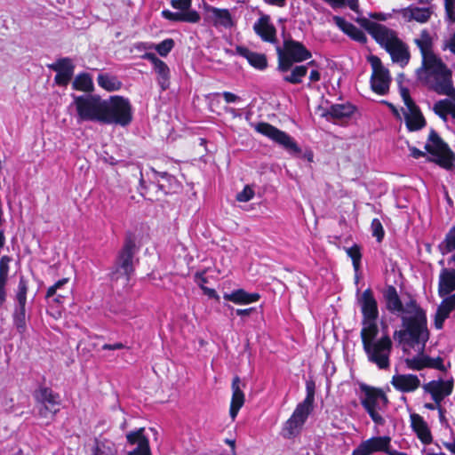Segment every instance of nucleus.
Masks as SVG:
<instances>
[{
    "label": "nucleus",
    "mask_w": 455,
    "mask_h": 455,
    "mask_svg": "<svg viewBox=\"0 0 455 455\" xmlns=\"http://www.w3.org/2000/svg\"><path fill=\"white\" fill-rule=\"evenodd\" d=\"M399 13L407 22L415 20L419 23H426L429 20L432 15V11L430 8H420L411 5L399 10Z\"/></svg>",
    "instance_id": "412c9836"
},
{
    "label": "nucleus",
    "mask_w": 455,
    "mask_h": 455,
    "mask_svg": "<svg viewBox=\"0 0 455 455\" xmlns=\"http://www.w3.org/2000/svg\"><path fill=\"white\" fill-rule=\"evenodd\" d=\"M102 124L128 125L132 120V105L122 96H110L103 100Z\"/></svg>",
    "instance_id": "39448f33"
},
{
    "label": "nucleus",
    "mask_w": 455,
    "mask_h": 455,
    "mask_svg": "<svg viewBox=\"0 0 455 455\" xmlns=\"http://www.w3.org/2000/svg\"><path fill=\"white\" fill-rule=\"evenodd\" d=\"M314 403H307L306 400L299 403L293 411L292 415L299 419L300 422H306L308 415L313 410Z\"/></svg>",
    "instance_id": "37998d69"
},
{
    "label": "nucleus",
    "mask_w": 455,
    "mask_h": 455,
    "mask_svg": "<svg viewBox=\"0 0 455 455\" xmlns=\"http://www.w3.org/2000/svg\"><path fill=\"white\" fill-rule=\"evenodd\" d=\"M163 17L172 21H182L181 12H172L169 10H164L162 12Z\"/></svg>",
    "instance_id": "13d9d810"
},
{
    "label": "nucleus",
    "mask_w": 455,
    "mask_h": 455,
    "mask_svg": "<svg viewBox=\"0 0 455 455\" xmlns=\"http://www.w3.org/2000/svg\"><path fill=\"white\" fill-rule=\"evenodd\" d=\"M253 29L263 41L270 43L275 42L276 29L274 25L270 23V17L268 15L262 14L254 23Z\"/></svg>",
    "instance_id": "6ab92c4d"
},
{
    "label": "nucleus",
    "mask_w": 455,
    "mask_h": 455,
    "mask_svg": "<svg viewBox=\"0 0 455 455\" xmlns=\"http://www.w3.org/2000/svg\"><path fill=\"white\" fill-rule=\"evenodd\" d=\"M154 65V70L157 75V81L163 91L170 86V69L168 66L153 54L148 55Z\"/></svg>",
    "instance_id": "bb28decb"
},
{
    "label": "nucleus",
    "mask_w": 455,
    "mask_h": 455,
    "mask_svg": "<svg viewBox=\"0 0 455 455\" xmlns=\"http://www.w3.org/2000/svg\"><path fill=\"white\" fill-rule=\"evenodd\" d=\"M449 49L453 54H455V33L453 36L448 40L443 46V50Z\"/></svg>",
    "instance_id": "69168bd1"
},
{
    "label": "nucleus",
    "mask_w": 455,
    "mask_h": 455,
    "mask_svg": "<svg viewBox=\"0 0 455 455\" xmlns=\"http://www.w3.org/2000/svg\"><path fill=\"white\" fill-rule=\"evenodd\" d=\"M10 262L9 256L4 255L0 259V280L7 281Z\"/></svg>",
    "instance_id": "de8ad7c7"
},
{
    "label": "nucleus",
    "mask_w": 455,
    "mask_h": 455,
    "mask_svg": "<svg viewBox=\"0 0 455 455\" xmlns=\"http://www.w3.org/2000/svg\"><path fill=\"white\" fill-rule=\"evenodd\" d=\"M363 347L370 363L375 364L379 370H387L389 368L392 340L387 335L381 337L374 342H364Z\"/></svg>",
    "instance_id": "6e6552de"
},
{
    "label": "nucleus",
    "mask_w": 455,
    "mask_h": 455,
    "mask_svg": "<svg viewBox=\"0 0 455 455\" xmlns=\"http://www.w3.org/2000/svg\"><path fill=\"white\" fill-rule=\"evenodd\" d=\"M74 105L80 121H92L102 124L103 100L93 94L73 95Z\"/></svg>",
    "instance_id": "0eeeda50"
},
{
    "label": "nucleus",
    "mask_w": 455,
    "mask_h": 455,
    "mask_svg": "<svg viewBox=\"0 0 455 455\" xmlns=\"http://www.w3.org/2000/svg\"><path fill=\"white\" fill-rule=\"evenodd\" d=\"M90 455H117V451L111 442L95 439Z\"/></svg>",
    "instance_id": "4c0bfd02"
},
{
    "label": "nucleus",
    "mask_w": 455,
    "mask_h": 455,
    "mask_svg": "<svg viewBox=\"0 0 455 455\" xmlns=\"http://www.w3.org/2000/svg\"><path fill=\"white\" fill-rule=\"evenodd\" d=\"M411 427L417 435L418 438L424 443L429 444L433 441L431 431L424 419L417 413H411L410 416Z\"/></svg>",
    "instance_id": "aec40b11"
},
{
    "label": "nucleus",
    "mask_w": 455,
    "mask_h": 455,
    "mask_svg": "<svg viewBox=\"0 0 455 455\" xmlns=\"http://www.w3.org/2000/svg\"><path fill=\"white\" fill-rule=\"evenodd\" d=\"M253 196L254 191L249 186H245L244 188L236 195V200L239 202H248Z\"/></svg>",
    "instance_id": "3c124183"
},
{
    "label": "nucleus",
    "mask_w": 455,
    "mask_h": 455,
    "mask_svg": "<svg viewBox=\"0 0 455 455\" xmlns=\"http://www.w3.org/2000/svg\"><path fill=\"white\" fill-rule=\"evenodd\" d=\"M357 302L361 307L363 320H378L379 308L378 302L371 289H366L357 297Z\"/></svg>",
    "instance_id": "dca6fc26"
},
{
    "label": "nucleus",
    "mask_w": 455,
    "mask_h": 455,
    "mask_svg": "<svg viewBox=\"0 0 455 455\" xmlns=\"http://www.w3.org/2000/svg\"><path fill=\"white\" fill-rule=\"evenodd\" d=\"M222 96L227 103H234L241 100V98L239 96L230 92H222Z\"/></svg>",
    "instance_id": "052dcab7"
},
{
    "label": "nucleus",
    "mask_w": 455,
    "mask_h": 455,
    "mask_svg": "<svg viewBox=\"0 0 455 455\" xmlns=\"http://www.w3.org/2000/svg\"><path fill=\"white\" fill-rule=\"evenodd\" d=\"M444 7L448 19L455 22V0H444Z\"/></svg>",
    "instance_id": "603ef678"
},
{
    "label": "nucleus",
    "mask_w": 455,
    "mask_h": 455,
    "mask_svg": "<svg viewBox=\"0 0 455 455\" xmlns=\"http://www.w3.org/2000/svg\"><path fill=\"white\" fill-rule=\"evenodd\" d=\"M363 328L361 330L362 343H370L376 341V337L379 333L377 320H362Z\"/></svg>",
    "instance_id": "f704fd0d"
},
{
    "label": "nucleus",
    "mask_w": 455,
    "mask_h": 455,
    "mask_svg": "<svg viewBox=\"0 0 455 455\" xmlns=\"http://www.w3.org/2000/svg\"><path fill=\"white\" fill-rule=\"evenodd\" d=\"M99 85L108 92H115L121 89L123 84L116 76L107 73L99 74L97 77Z\"/></svg>",
    "instance_id": "e433bc0d"
},
{
    "label": "nucleus",
    "mask_w": 455,
    "mask_h": 455,
    "mask_svg": "<svg viewBox=\"0 0 455 455\" xmlns=\"http://www.w3.org/2000/svg\"><path fill=\"white\" fill-rule=\"evenodd\" d=\"M355 110L354 105L347 102L341 104H333L326 111L324 116H330L332 119H344L351 116Z\"/></svg>",
    "instance_id": "2f4dec72"
},
{
    "label": "nucleus",
    "mask_w": 455,
    "mask_h": 455,
    "mask_svg": "<svg viewBox=\"0 0 455 455\" xmlns=\"http://www.w3.org/2000/svg\"><path fill=\"white\" fill-rule=\"evenodd\" d=\"M455 291V268H443L439 275L438 294L445 297Z\"/></svg>",
    "instance_id": "b1692460"
},
{
    "label": "nucleus",
    "mask_w": 455,
    "mask_h": 455,
    "mask_svg": "<svg viewBox=\"0 0 455 455\" xmlns=\"http://www.w3.org/2000/svg\"><path fill=\"white\" fill-rule=\"evenodd\" d=\"M278 65L277 69L287 70L294 63L307 60L312 57L311 52L300 42L293 40L291 36L284 37L283 46L276 47Z\"/></svg>",
    "instance_id": "423d86ee"
},
{
    "label": "nucleus",
    "mask_w": 455,
    "mask_h": 455,
    "mask_svg": "<svg viewBox=\"0 0 455 455\" xmlns=\"http://www.w3.org/2000/svg\"><path fill=\"white\" fill-rule=\"evenodd\" d=\"M1 404L4 407V411L6 412L13 411V399L9 397L7 395H4L2 398Z\"/></svg>",
    "instance_id": "bf43d9fd"
},
{
    "label": "nucleus",
    "mask_w": 455,
    "mask_h": 455,
    "mask_svg": "<svg viewBox=\"0 0 455 455\" xmlns=\"http://www.w3.org/2000/svg\"><path fill=\"white\" fill-rule=\"evenodd\" d=\"M125 346L121 342H116L114 344H104L102 346V349L104 350H116V349H123Z\"/></svg>",
    "instance_id": "0e129e2a"
},
{
    "label": "nucleus",
    "mask_w": 455,
    "mask_h": 455,
    "mask_svg": "<svg viewBox=\"0 0 455 455\" xmlns=\"http://www.w3.org/2000/svg\"><path fill=\"white\" fill-rule=\"evenodd\" d=\"M7 281L0 280V307L4 303L6 299L5 284Z\"/></svg>",
    "instance_id": "e2e57ef3"
},
{
    "label": "nucleus",
    "mask_w": 455,
    "mask_h": 455,
    "mask_svg": "<svg viewBox=\"0 0 455 455\" xmlns=\"http://www.w3.org/2000/svg\"><path fill=\"white\" fill-rule=\"evenodd\" d=\"M305 422H300L299 419L295 418L293 415L285 422L283 435L285 438H291L299 434V429L304 425Z\"/></svg>",
    "instance_id": "ea45409f"
},
{
    "label": "nucleus",
    "mask_w": 455,
    "mask_h": 455,
    "mask_svg": "<svg viewBox=\"0 0 455 455\" xmlns=\"http://www.w3.org/2000/svg\"><path fill=\"white\" fill-rule=\"evenodd\" d=\"M394 387L402 392H413L420 386V380L416 375L398 374L392 378Z\"/></svg>",
    "instance_id": "5701e85b"
},
{
    "label": "nucleus",
    "mask_w": 455,
    "mask_h": 455,
    "mask_svg": "<svg viewBox=\"0 0 455 455\" xmlns=\"http://www.w3.org/2000/svg\"><path fill=\"white\" fill-rule=\"evenodd\" d=\"M199 287L202 289V291H204V293L207 296H209L210 298H213V299H219L220 297L219 295L217 294L216 291L214 289H212V288H208L201 283H199Z\"/></svg>",
    "instance_id": "680f3d73"
},
{
    "label": "nucleus",
    "mask_w": 455,
    "mask_h": 455,
    "mask_svg": "<svg viewBox=\"0 0 455 455\" xmlns=\"http://www.w3.org/2000/svg\"><path fill=\"white\" fill-rule=\"evenodd\" d=\"M426 150L434 156L433 161L446 170L455 167V156L440 136L432 130L425 146Z\"/></svg>",
    "instance_id": "1a4fd4ad"
},
{
    "label": "nucleus",
    "mask_w": 455,
    "mask_h": 455,
    "mask_svg": "<svg viewBox=\"0 0 455 455\" xmlns=\"http://www.w3.org/2000/svg\"><path fill=\"white\" fill-rule=\"evenodd\" d=\"M50 69L55 71V72H64V73H70L71 75L74 74V65L72 63V60L69 58H61L59 59L55 63H52L48 66Z\"/></svg>",
    "instance_id": "79ce46f5"
},
{
    "label": "nucleus",
    "mask_w": 455,
    "mask_h": 455,
    "mask_svg": "<svg viewBox=\"0 0 455 455\" xmlns=\"http://www.w3.org/2000/svg\"><path fill=\"white\" fill-rule=\"evenodd\" d=\"M34 398L40 405L38 413L41 418H52L60 411L61 404L60 395L52 388L39 386L34 392Z\"/></svg>",
    "instance_id": "9b49d317"
},
{
    "label": "nucleus",
    "mask_w": 455,
    "mask_h": 455,
    "mask_svg": "<svg viewBox=\"0 0 455 455\" xmlns=\"http://www.w3.org/2000/svg\"><path fill=\"white\" fill-rule=\"evenodd\" d=\"M235 50L237 54L245 58L250 63V65H251L255 68L263 70L267 68V61L264 54L251 52L248 48L243 46H237Z\"/></svg>",
    "instance_id": "cd10ccee"
},
{
    "label": "nucleus",
    "mask_w": 455,
    "mask_h": 455,
    "mask_svg": "<svg viewBox=\"0 0 455 455\" xmlns=\"http://www.w3.org/2000/svg\"><path fill=\"white\" fill-rule=\"evenodd\" d=\"M407 110L408 113L405 114V120L411 131L419 130L426 125V121L416 104L412 108H407Z\"/></svg>",
    "instance_id": "473e14b6"
},
{
    "label": "nucleus",
    "mask_w": 455,
    "mask_h": 455,
    "mask_svg": "<svg viewBox=\"0 0 455 455\" xmlns=\"http://www.w3.org/2000/svg\"><path fill=\"white\" fill-rule=\"evenodd\" d=\"M356 21L385 48L394 62L400 64L402 68L408 64L411 57L408 46L397 37L394 30L366 18H358Z\"/></svg>",
    "instance_id": "7ed1b4c3"
},
{
    "label": "nucleus",
    "mask_w": 455,
    "mask_h": 455,
    "mask_svg": "<svg viewBox=\"0 0 455 455\" xmlns=\"http://www.w3.org/2000/svg\"><path fill=\"white\" fill-rule=\"evenodd\" d=\"M451 100H440L435 103L433 107L434 112L439 116L443 120L446 121L449 114H455V100L449 96Z\"/></svg>",
    "instance_id": "c9c22d12"
},
{
    "label": "nucleus",
    "mask_w": 455,
    "mask_h": 455,
    "mask_svg": "<svg viewBox=\"0 0 455 455\" xmlns=\"http://www.w3.org/2000/svg\"><path fill=\"white\" fill-rule=\"evenodd\" d=\"M443 298L435 316V326L438 330L443 328L444 321L449 317L451 312L455 309V293Z\"/></svg>",
    "instance_id": "4be33fe9"
},
{
    "label": "nucleus",
    "mask_w": 455,
    "mask_h": 455,
    "mask_svg": "<svg viewBox=\"0 0 455 455\" xmlns=\"http://www.w3.org/2000/svg\"><path fill=\"white\" fill-rule=\"evenodd\" d=\"M347 255L351 258L353 262V267L355 271H358L361 264L362 254L360 251V248L358 245L355 244L354 246L346 249Z\"/></svg>",
    "instance_id": "c03bdc74"
},
{
    "label": "nucleus",
    "mask_w": 455,
    "mask_h": 455,
    "mask_svg": "<svg viewBox=\"0 0 455 455\" xmlns=\"http://www.w3.org/2000/svg\"><path fill=\"white\" fill-rule=\"evenodd\" d=\"M75 90L90 92L93 90V83L89 74L82 73L76 76L72 83Z\"/></svg>",
    "instance_id": "58836bf2"
},
{
    "label": "nucleus",
    "mask_w": 455,
    "mask_h": 455,
    "mask_svg": "<svg viewBox=\"0 0 455 455\" xmlns=\"http://www.w3.org/2000/svg\"><path fill=\"white\" fill-rule=\"evenodd\" d=\"M174 41L171 38H168L158 44L156 46V50L161 56H166L172 51Z\"/></svg>",
    "instance_id": "a18cd8bd"
},
{
    "label": "nucleus",
    "mask_w": 455,
    "mask_h": 455,
    "mask_svg": "<svg viewBox=\"0 0 455 455\" xmlns=\"http://www.w3.org/2000/svg\"><path fill=\"white\" fill-rule=\"evenodd\" d=\"M391 438L389 436H376L362 442L358 448L361 455H371L376 451H383L388 450Z\"/></svg>",
    "instance_id": "f3484780"
},
{
    "label": "nucleus",
    "mask_w": 455,
    "mask_h": 455,
    "mask_svg": "<svg viewBox=\"0 0 455 455\" xmlns=\"http://www.w3.org/2000/svg\"><path fill=\"white\" fill-rule=\"evenodd\" d=\"M172 6L181 11L188 10L191 5V0H172Z\"/></svg>",
    "instance_id": "6e6d98bb"
},
{
    "label": "nucleus",
    "mask_w": 455,
    "mask_h": 455,
    "mask_svg": "<svg viewBox=\"0 0 455 455\" xmlns=\"http://www.w3.org/2000/svg\"><path fill=\"white\" fill-rule=\"evenodd\" d=\"M346 5H347L352 11L360 14L358 0H346Z\"/></svg>",
    "instance_id": "338daca9"
},
{
    "label": "nucleus",
    "mask_w": 455,
    "mask_h": 455,
    "mask_svg": "<svg viewBox=\"0 0 455 455\" xmlns=\"http://www.w3.org/2000/svg\"><path fill=\"white\" fill-rule=\"evenodd\" d=\"M407 365L412 370H421L425 367L433 368L441 371H446V367L443 364V359L440 356L432 358L421 354L419 356H415L411 359H407Z\"/></svg>",
    "instance_id": "a211bd4d"
},
{
    "label": "nucleus",
    "mask_w": 455,
    "mask_h": 455,
    "mask_svg": "<svg viewBox=\"0 0 455 455\" xmlns=\"http://www.w3.org/2000/svg\"><path fill=\"white\" fill-rule=\"evenodd\" d=\"M28 290V281L24 276H20L15 295L16 306L12 314L13 325L20 334H23L27 330L26 303Z\"/></svg>",
    "instance_id": "ddd939ff"
},
{
    "label": "nucleus",
    "mask_w": 455,
    "mask_h": 455,
    "mask_svg": "<svg viewBox=\"0 0 455 455\" xmlns=\"http://www.w3.org/2000/svg\"><path fill=\"white\" fill-rule=\"evenodd\" d=\"M438 249L443 255L455 251V225L448 231L444 240L438 245Z\"/></svg>",
    "instance_id": "a19ab883"
},
{
    "label": "nucleus",
    "mask_w": 455,
    "mask_h": 455,
    "mask_svg": "<svg viewBox=\"0 0 455 455\" xmlns=\"http://www.w3.org/2000/svg\"><path fill=\"white\" fill-rule=\"evenodd\" d=\"M254 128L259 133L271 139L282 146L290 154L299 155L301 152L295 140L289 134L276 127L267 123L261 122L258 123Z\"/></svg>",
    "instance_id": "f8f14e48"
},
{
    "label": "nucleus",
    "mask_w": 455,
    "mask_h": 455,
    "mask_svg": "<svg viewBox=\"0 0 455 455\" xmlns=\"http://www.w3.org/2000/svg\"><path fill=\"white\" fill-rule=\"evenodd\" d=\"M422 56V64L416 71L423 84L439 95L451 96L455 100V88L451 70L433 52V40L427 29H423L414 40Z\"/></svg>",
    "instance_id": "f03ea898"
},
{
    "label": "nucleus",
    "mask_w": 455,
    "mask_h": 455,
    "mask_svg": "<svg viewBox=\"0 0 455 455\" xmlns=\"http://www.w3.org/2000/svg\"><path fill=\"white\" fill-rule=\"evenodd\" d=\"M241 379L235 376L232 381V399L230 403L229 414L235 419L237 416L239 410L244 403V394L240 387Z\"/></svg>",
    "instance_id": "393cba45"
},
{
    "label": "nucleus",
    "mask_w": 455,
    "mask_h": 455,
    "mask_svg": "<svg viewBox=\"0 0 455 455\" xmlns=\"http://www.w3.org/2000/svg\"><path fill=\"white\" fill-rule=\"evenodd\" d=\"M369 61L373 69L371 77L372 91L379 95L387 94L391 82L388 70L383 67L380 59L377 56H371Z\"/></svg>",
    "instance_id": "4468645a"
},
{
    "label": "nucleus",
    "mask_w": 455,
    "mask_h": 455,
    "mask_svg": "<svg viewBox=\"0 0 455 455\" xmlns=\"http://www.w3.org/2000/svg\"><path fill=\"white\" fill-rule=\"evenodd\" d=\"M254 307L245 308V309H236L235 314L242 317L249 316L253 311Z\"/></svg>",
    "instance_id": "774afa93"
},
{
    "label": "nucleus",
    "mask_w": 455,
    "mask_h": 455,
    "mask_svg": "<svg viewBox=\"0 0 455 455\" xmlns=\"http://www.w3.org/2000/svg\"><path fill=\"white\" fill-rule=\"evenodd\" d=\"M360 402L363 409L369 414L372 421L378 426H384L385 419L380 411H385L388 400L386 394L380 388H376L366 384H360Z\"/></svg>",
    "instance_id": "20e7f679"
},
{
    "label": "nucleus",
    "mask_w": 455,
    "mask_h": 455,
    "mask_svg": "<svg viewBox=\"0 0 455 455\" xmlns=\"http://www.w3.org/2000/svg\"><path fill=\"white\" fill-rule=\"evenodd\" d=\"M372 235L376 237L378 242H381L384 237L385 232L383 226L379 219H373L371 221Z\"/></svg>",
    "instance_id": "49530a36"
},
{
    "label": "nucleus",
    "mask_w": 455,
    "mask_h": 455,
    "mask_svg": "<svg viewBox=\"0 0 455 455\" xmlns=\"http://www.w3.org/2000/svg\"><path fill=\"white\" fill-rule=\"evenodd\" d=\"M426 393L431 395L434 402L439 405L441 402L450 395L453 389V381L451 380H432L423 386Z\"/></svg>",
    "instance_id": "2eb2a0df"
},
{
    "label": "nucleus",
    "mask_w": 455,
    "mask_h": 455,
    "mask_svg": "<svg viewBox=\"0 0 455 455\" xmlns=\"http://www.w3.org/2000/svg\"><path fill=\"white\" fill-rule=\"evenodd\" d=\"M56 76L54 77V81L59 85H67L71 80L73 75L64 72H56Z\"/></svg>",
    "instance_id": "5fc2aeb1"
},
{
    "label": "nucleus",
    "mask_w": 455,
    "mask_h": 455,
    "mask_svg": "<svg viewBox=\"0 0 455 455\" xmlns=\"http://www.w3.org/2000/svg\"><path fill=\"white\" fill-rule=\"evenodd\" d=\"M315 386L314 381H307L306 384V390H307V395L304 400H306L307 403H314L315 401Z\"/></svg>",
    "instance_id": "864d4df0"
},
{
    "label": "nucleus",
    "mask_w": 455,
    "mask_h": 455,
    "mask_svg": "<svg viewBox=\"0 0 455 455\" xmlns=\"http://www.w3.org/2000/svg\"><path fill=\"white\" fill-rule=\"evenodd\" d=\"M383 298L387 309L402 320L403 329L394 332V339L403 345V350L417 348L422 353L429 338L426 312L411 297L403 304L393 285L384 290Z\"/></svg>",
    "instance_id": "f257e3e1"
},
{
    "label": "nucleus",
    "mask_w": 455,
    "mask_h": 455,
    "mask_svg": "<svg viewBox=\"0 0 455 455\" xmlns=\"http://www.w3.org/2000/svg\"><path fill=\"white\" fill-rule=\"evenodd\" d=\"M400 93H401V96L403 100V102H404L406 108H412L415 103L410 96L409 90L405 87H401Z\"/></svg>",
    "instance_id": "4d7b16f0"
},
{
    "label": "nucleus",
    "mask_w": 455,
    "mask_h": 455,
    "mask_svg": "<svg viewBox=\"0 0 455 455\" xmlns=\"http://www.w3.org/2000/svg\"><path fill=\"white\" fill-rule=\"evenodd\" d=\"M223 298L235 304L245 305L258 301L260 296L257 292L249 293L243 289H237L230 293H225Z\"/></svg>",
    "instance_id": "c756f323"
},
{
    "label": "nucleus",
    "mask_w": 455,
    "mask_h": 455,
    "mask_svg": "<svg viewBox=\"0 0 455 455\" xmlns=\"http://www.w3.org/2000/svg\"><path fill=\"white\" fill-rule=\"evenodd\" d=\"M68 278H62V279L59 280L58 282H56L53 285H52L51 287H49L47 289L45 298L51 299V297H53L56 294V291L59 290H62L63 286L66 283H68Z\"/></svg>",
    "instance_id": "09e8293b"
},
{
    "label": "nucleus",
    "mask_w": 455,
    "mask_h": 455,
    "mask_svg": "<svg viewBox=\"0 0 455 455\" xmlns=\"http://www.w3.org/2000/svg\"><path fill=\"white\" fill-rule=\"evenodd\" d=\"M332 20L336 26L352 39L360 43L366 42L367 38L363 31L356 28L352 23L347 21L344 18L333 16Z\"/></svg>",
    "instance_id": "a878e982"
},
{
    "label": "nucleus",
    "mask_w": 455,
    "mask_h": 455,
    "mask_svg": "<svg viewBox=\"0 0 455 455\" xmlns=\"http://www.w3.org/2000/svg\"><path fill=\"white\" fill-rule=\"evenodd\" d=\"M137 251L135 238L132 235H127L124 243L119 251L116 264L115 270L112 272V278H118L119 275H125L127 279L134 271L133 257Z\"/></svg>",
    "instance_id": "9d476101"
},
{
    "label": "nucleus",
    "mask_w": 455,
    "mask_h": 455,
    "mask_svg": "<svg viewBox=\"0 0 455 455\" xmlns=\"http://www.w3.org/2000/svg\"><path fill=\"white\" fill-rule=\"evenodd\" d=\"M144 428H140L135 432L127 434V441L131 444L137 443V451L139 455H151L148 438L143 435Z\"/></svg>",
    "instance_id": "7c9ffc66"
},
{
    "label": "nucleus",
    "mask_w": 455,
    "mask_h": 455,
    "mask_svg": "<svg viewBox=\"0 0 455 455\" xmlns=\"http://www.w3.org/2000/svg\"><path fill=\"white\" fill-rule=\"evenodd\" d=\"M182 21L196 23L200 20V15L196 11L194 10H186V12H181Z\"/></svg>",
    "instance_id": "8fccbe9b"
},
{
    "label": "nucleus",
    "mask_w": 455,
    "mask_h": 455,
    "mask_svg": "<svg viewBox=\"0 0 455 455\" xmlns=\"http://www.w3.org/2000/svg\"><path fill=\"white\" fill-rule=\"evenodd\" d=\"M209 12L212 13L213 25L215 27L221 26L228 28L234 26L231 14L228 9L210 7Z\"/></svg>",
    "instance_id": "72a5a7b5"
},
{
    "label": "nucleus",
    "mask_w": 455,
    "mask_h": 455,
    "mask_svg": "<svg viewBox=\"0 0 455 455\" xmlns=\"http://www.w3.org/2000/svg\"><path fill=\"white\" fill-rule=\"evenodd\" d=\"M283 75V80L291 84L302 83L303 77L307 74V66H290L287 70L277 69Z\"/></svg>",
    "instance_id": "c85d7f7f"
}]
</instances>
